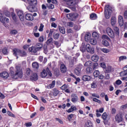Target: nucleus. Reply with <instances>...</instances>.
Instances as JSON below:
<instances>
[{"mask_svg":"<svg viewBox=\"0 0 127 127\" xmlns=\"http://www.w3.org/2000/svg\"><path fill=\"white\" fill-rule=\"evenodd\" d=\"M53 36L54 38L55 39H56V40L58 39V38H59V37H60V34H59V33H56V34L55 33V34H53Z\"/></svg>","mask_w":127,"mask_h":127,"instance_id":"nucleus-39","label":"nucleus"},{"mask_svg":"<svg viewBox=\"0 0 127 127\" xmlns=\"http://www.w3.org/2000/svg\"><path fill=\"white\" fill-rule=\"evenodd\" d=\"M44 27V25H43V24L41 23L39 28V31H43Z\"/></svg>","mask_w":127,"mask_h":127,"instance_id":"nucleus-55","label":"nucleus"},{"mask_svg":"<svg viewBox=\"0 0 127 127\" xmlns=\"http://www.w3.org/2000/svg\"><path fill=\"white\" fill-rule=\"evenodd\" d=\"M65 1L68 7L72 10H75V5L78 2V0H63Z\"/></svg>","mask_w":127,"mask_h":127,"instance_id":"nucleus-3","label":"nucleus"},{"mask_svg":"<svg viewBox=\"0 0 127 127\" xmlns=\"http://www.w3.org/2000/svg\"><path fill=\"white\" fill-rule=\"evenodd\" d=\"M25 126L27 127H31V126H32V123H31V122L26 123Z\"/></svg>","mask_w":127,"mask_h":127,"instance_id":"nucleus-60","label":"nucleus"},{"mask_svg":"<svg viewBox=\"0 0 127 127\" xmlns=\"http://www.w3.org/2000/svg\"><path fill=\"white\" fill-rule=\"evenodd\" d=\"M7 114L8 116H9V117H12V118H14L15 117L14 114H12V113H11L10 111H8Z\"/></svg>","mask_w":127,"mask_h":127,"instance_id":"nucleus-53","label":"nucleus"},{"mask_svg":"<svg viewBox=\"0 0 127 127\" xmlns=\"http://www.w3.org/2000/svg\"><path fill=\"white\" fill-rule=\"evenodd\" d=\"M100 75V71H99V70H95L94 72H93V75L94 76V77H95L96 78H97V77H99V75Z\"/></svg>","mask_w":127,"mask_h":127,"instance_id":"nucleus-40","label":"nucleus"},{"mask_svg":"<svg viewBox=\"0 0 127 127\" xmlns=\"http://www.w3.org/2000/svg\"><path fill=\"white\" fill-rule=\"evenodd\" d=\"M100 51H102L104 53H109V52H110V50L108 49L101 48L100 49Z\"/></svg>","mask_w":127,"mask_h":127,"instance_id":"nucleus-42","label":"nucleus"},{"mask_svg":"<svg viewBox=\"0 0 127 127\" xmlns=\"http://www.w3.org/2000/svg\"><path fill=\"white\" fill-rule=\"evenodd\" d=\"M111 23L112 26H114L117 23V18L116 17H112L111 19Z\"/></svg>","mask_w":127,"mask_h":127,"instance_id":"nucleus-25","label":"nucleus"},{"mask_svg":"<svg viewBox=\"0 0 127 127\" xmlns=\"http://www.w3.org/2000/svg\"><path fill=\"white\" fill-rule=\"evenodd\" d=\"M91 38V34L90 33H87L85 35V40L86 42L89 41Z\"/></svg>","mask_w":127,"mask_h":127,"instance_id":"nucleus-31","label":"nucleus"},{"mask_svg":"<svg viewBox=\"0 0 127 127\" xmlns=\"http://www.w3.org/2000/svg\"><path fill=\"white\" fill-rule=\"evenodd\" d=\"M77 110V108L75 106H71L68 110L66 111L67 113H71V112H74V111H76Z\"/></svg>","mask_w":127,"mask_h":127,"instance_id":"nucleus-32","label":"nucleus"},{"mask_svg":"<svg viewBox=\"0 0 127 127\" xmlns=\"http://www.w3.org/2000/svg\"><path fill=\"white\" fill-rule=\"evenodd\" d=\"M118 21L120 26H123L124 25V18H123V16H118Z\"/></svg>","mask_w":127,"mask_h":127,"instance_id":"nucleus-19","label":"nucleus"},{"mask_svg":"<svg viewBox=\"0 0 127 127\" xmlns=\"http://www.w3.org/2000/svg\"><path fill=\"white\" fill-rule=\"evenodd\" d=\"M11 15L13 20H14V21H16V20H17L16 19V15H15V14H14V13H12Z\"/></svg>","mask_w":127,"mask_h":127,"instance_id":"nucleus-59","label":"nucleus"},{"mask_svg":"<svg viewBox=\"0 0 127 127\" xmlns=\"http://www.w3.org/2000/svg\"><path fill=\"white\" fill-rule=\"evenodd\" d=\"M44 40V37L43 36H41L39 38V42H43Z\"/></svg>","mask_w":127,"mask_h":127,"instance_id":"nucleus-61","label":"nucleus"},{"mask_svg":"<svg viewBox=\"0 0 127 127\" xmlns=\"http://www.w3.org/2000/svg\"><path fill=\"white\" fill-rule=\"evenodd\" d=\"M54 44H55V45H56V47H57V48H59V47H60L61 44L60 43H59V42L58 41H54L53 42Z\"/></svg>","mask_w":127,"mask_h":127,"instance_id":"nucleus-45","label":"nucleus"},{"mask_svg":"<svg viewBox=\"0 0 127 127\" xmlns=\"http://www.w3.org/2000/svg\"><path fill=\"white\" fill-rule=\"evenodd\" d=\"M102 43L104 46H109V42L107 40H103L102 42Z\"/></svg>","mask_w":127,"mask_h":127,"instance_id":"nucleus-46","label":"nucleus"},{"mask_svg":"<svg viewBox=\"0 0 127 127\" xmlns=\"http://www.w3.org/2000/svg\"><path fill=\"white\" fill-rule=\"evenodd\" d=\"M74 73L77 76H80V74H81V66H79L76 67L74 70Z\"/></svg>","mask_w":127,"mask_h":127,"instance_id":"nucleus-18","label":"nucleus"},{"mask_svg":"<svg viewBox=\"0 0 127 127\" xmlns=\"http://www.w3.org/2000/svg\"><path fill=\"white\" fill-rule=\"evenodd\" d=\"M86 73L89 74V73H93V69L91 67H88L86 68Z\"/></svg>","mask_w":127,"mask_h":127,"instance_id":"nucleus-44","label":"nucleus"},{"mask_svg":"<svg viewBox=\"0 0 127 127\" xmlns=\"http://www.w3.org/2000/svg\"><path fill=\"white\" fill-rule=\"evenodd\" d=\"M0 77L1 78H4V79H7V78H8V73L6 71H4L0 74Z\"/></svg>","mask_w":127,"mask_h":127,"instance_id":"nucleus-20","label":"nucleus"},{"mask_svg":"<svg viewBox=\"0 0 127 127\" xmlns=\"http://www.w3.org/2000/svg\"><path fill=\"white\" fill-rule=\"evenodd\" d=\"M32 65L34 69H38V68H39V65H38V63L36 62L33 63Z\"/></svg>","mask_w":127,"mask_h":127,"instance_id":"nucleus-34","label":"nucleus"},{"mask_svg":"<svg viewBox=\"0 0 127 127\" xmlns=\"http://www.w3.org/2000/svg\"><path fill=\"white\" fill-rule=\"evenodd\" d=\"M89 40L90 44L92 45H96V44H97V40L94 38L90 39Z\"/></svg>","mask_w":127,"mask_h":127,"instance_id":"nucleus-35","label":"nucleus"},{"mask_svg":"<svg viewBox=\"0 0 127 127\" xmlns=\"http://www.w3.org/2000/svg\"><path fill=\"white\" fill-rule=\"evenodd\" d=\"M113 10L110 8V5H106L105 6V15L107 19H109L111 17Z\"/></svg>","mask_w":127,"mask_h":127,"instance_id":"nucleus-5","label":"nucleus"},{"mask_svg":"<svg viewBox=\"0 0 127 127\" xmlns=\"http://www.w3.org/2000/svg\"><path fill=\"white\" fill-rule=\"evenodd\" d=\"M27 1L30 5L35 6L37 4V0H27Z\"/></svg>","mask_w":127,"mask_h":127,"instance_id":"nucleus-16","label":"nucleus"},{"mask_svg":"<svg viewBox=\"0 0 127 127\" xmlns=\"http://www.w3.org/2000/svg\"><path fill=\"white\" fill-rule=\"evenodd\" d=\"M91 60L94 62H97L99 60V56L97 55H94L91 57Z\"/></svg>","mask_w":127,"mask_h":127,"instance_id":"nucleus-27","label":"nucleus"},{"mask_svg":"<svg viewBox=\"0 0 127 127\" xmlns=\"http://www.w3.org/2000/svg\"><path fill=\"white\" fill-rule=\"evenodd\" d=\"M29 11H30V12H34V11H36V7L31 5L29 7H27Z\"/></svg>","mask_w":127,"mask_h":127,"instance_id":"nucleus-28","label":"nucleus"},{"mask_svg":"<svg viewBox=\"0 0 127 127\" xmlns=\"http://www.w3.org/2000/svg\"><path fill=\"white\" fill-rule=\"evenodd\" d=\"M16 70L14 72L13 71H11V76L13 79H17L18 78H22L23 76V73L22 72V69L19 66H16L15 67Z\"/></svg>","mask_w":127,"mask_h":127,"instance_id":"nucleus-1","label":"nucleus"},{"mask_svg":"<svg viewBox=\"0 0 127 127\" xmlns=\"http://www.w3.org/2000/svg\"><path fill=\"white\" fill-rule=\"evenodd\" d=\"M84 127H93V124L90 121V120H88L85 123Z\"/></svg>","mask_w":127,"mask_h":127,"instance_id":"nucleus-29","label":"nucleus"},{"mask_svg":"<svg viewBox=\"0 0 127 127\" xmlns=\"http://www.w3.org/2000/svg\"><path fill=\"white\" fill-rule=\"evenodd\" d=\"M58 27L60 33H62V34H65V28L64 27H61L60 26H59Z\"/></svg>","mask_w":127,"mask_h":127,"instance_id":"nucleus-33","label":"nucleus"},{"mask_svg":"<svg viewBox=\"0 0 127 127\" xmlns=\"http://www.w3.org/2000/svg\"><path fill=\"white\" fill-rule=\"evenodd\" d=\"M42 46L43 45L42 43H37L36 45V48H37L38 50H40L41 48H42Z\"/></svg>","mask_w":127,"mask_h":127,"instance_id":"nucleus-37","label":"nucleus"},{"mask_svg":"<svg viewBox=\"0 0 127 127\" xmlns=\"http://www.w3.org/2000/svg\"><path fill=\"white\" fill-rule=\"evenodd\" d=\"M92 62L91 61H88V62H86L85 64H84V66H86V67H88V66H92Z\"/></svg>","mask_w":127,"mask_h":127,"instance_id":"nucleus-41","label":"nucleus"},{"mask_svg":"<svg viewBox=\"0 0 127 127\" xmlns=\"http://www.w3.org/2000/svg\"><path fill=\"white\" fill-rule=\"evenodd\" d=\"M86 50H87V45L85 44V43H82V46L80 47V51L84 53Z\"/></svg>","mask_w":127,"mask_h":127,"instance_id":"nucleus-23","label":"nucleus"},{"mask_svg":"<svg viewBox=\"0 0 127 127\" xmlns=\"http://www.w3.org/2000/svg\"><path fill=\"white\" fill-rule=\"evenodd\" d=\"M48 87L50 89H53V87H55V80H53L52 83L48 85Z\"/></svg>","mask_w":127,"mask_h":127,"instance_id":"nucleus-38","label":"nucleus"},{"mask_svg":"<svg viewBox=\"0 0 127 127\" xmlns=\"http://www.w3.org/2000/svg\"><path fill=\"white\" fill-rule=\"evenodd\" d=\"M67 26H69V27H73L74 26V23L72 22H68L67 23Z\"/></svg>","mask_w":127,"mask_h":127,"instance_id":"nucleus-52","label":"nucleus"},{"mask_svg":"<svg viewBox=\"0 0 127 127\" xmlns=\"http://www.w3.org/2000/svg\"><path fill=\"white\" fill-rule=\"evenodd\" d=\"M59 93H60V91H59L58 89L54 88L53 91V96H54V97H56L58 96Z\"/></svg>","mask_w":127,"mask_h":127,"instance_id":"nucleus-26","label":"nucleus"},{"mask_svg":"<svg viewBox=\"0 0 127 127\" xmlns=\"http://www.w3.org/2000/svg\"><path fill=\"white\" fill-rule=\"evenodd\" d=\"M67 33H73V30H72L71 28H68L67 29L66 31Z\"/></svg>","mask_w":127,"mask_h":127,"instance_id":"nucleus-63","label":"nucleus"},{"mask_svg":"<svg viewBox=\"0 0 127 127\" xmlns=\"http://www.w3.org/2000/svg\"><path fill=\"white\" fill-rule=\"evenodd\" d=\"M71 102H72V103H77V102H78V100H79V98H78V95L75 94H72L71 95Z\"/></svg>","mask_w":127,"mask_h":127,"instance_id":"nucleus-10","label":"nucleus"},{"mask_svg":"<svg viewBox=\"0 0 127 127\" xmlns=\"http://www.w3.org/2000/svg\"><path fill=\"white\" fill-rule=\"evenodd\" d=\"M102 37L103 39H107V40H109V39H110V38H109V36L106 35H102Z\"/></svg>","mask_w":127,"mask_h":127,"instance_id":"nucleus-62","label":"nucleus"},{"mask_svg":"<svg viewBox=\"0 0 127 127\" xmlns=\"http://www.w3.org/2000/svg\"><path fill=\"white\" fill-rule=\"evenodd\" d=\"M25 18L27 20H30L31 21H32V20H34V19L33 15H32L30 13L26 14L25 15Z\"/></svg>","mask_w":127,"mask_h":127,"instance_id":"nucleus-13","label":"nucleus"},{"mask_svg":"<svg viewBox=\"0 0 127 127\" xmlns=\"http://www.w3.org/2000/svg\"><path fill=\"white\" fill-rule=\"evenodd\" d=\"M17 13L21 21H24V14H23V11L19 10L17 11Z\"/></svg>","mask_w":127,"mask_h":127,"instance_id":"nucleus-8","label":"nucleus"},{"mask_svg":"<svg viewBox=\"0 0 127 127\" xmlns=\"http://www.w3.org/2000/svg\"><path fill=\"white\" fill-rule=\"evenodd\" d=\"M86 50L87 52L91 53V54H94L95 53V50L93 48H91V46L89 44H87Z\"/></svg>","mask_w":127,"mask_h":127,"instance_id":"nucleus-11","label":"nucleus"},{"mask_svg":"<svg viewBox=\"0 0 127 127\" xmlns=\"http://www.w3.org/2000/svg\"><path fill=\"white\" fill-rule=\"evenodd\" d=\"M30 79H31L33 81H37V80H38V76H37V74L33 73L31 76Z\"/></svg>","mask_w":127,"mask_h":127,"instance_id":"nucleus-24","label":"nucleus"},{"mask_svg":"<svg viewBox=\"0 0 127 127\" xmlns=\"http://www.w3.org/2000/svg\"><path fill=\"white\" fill-rule=\"evenodd\" d=\"M61 71L62 73H66L67 72V67H66V65L64 64H61Z\"/></svg>","mask_w":127,"mask_h":127,"instance_id":"nucleus-15","label":"nucleus"},{"mask_svg":"<svg viewBox=\"0 0 127 127\" xmlns=\"http://www.w3.org/2000/svg\"><path fill=\"white\" fill-rule=\"evenodd\" d=\"M67 88H68V86L66 84H64L62 87H61V90H66Z\"/></svg>","mask_w":127,"mask_h":127,"instance_id":"nucleus-56","label":"nucleus"},{"mask_svg":"<svg viewBox=\"0 0 127 127\" xmlns=\"http://www.w3.org/2000/svg\"><path fill=\"white\" fill-rule=\"evenodd\" d=\"M104 72L105 73H111L112 72V66L110 65L108 66Z\"/></svg>","mask_w":127,"mask_h":127,"instance_id":"nucleus-36","label":"nucleus"},{"mask_svg":"<svg viewBox=\"0 0 127 127\" xmlns=\"http://www.w3.org/2000/svg\"><path fill=\"white\" fill-rule=\"evenodd\" d=\"M0 21L1 22H2V23H4L5 22H9V19L3 17L2 14H0Z\"/></svg>","mask_w":127,"mask_h":127,"instance_id":"nucleus-9","label":"nucleus"},{"mask_svg":"<svg viewBox=\"0 0 127 127\" xmlns=\"http://www.w3.org/2000/svg\"><path fill=\"white\" fill-rule=\"evenodd\" d=\"M52 42H53V38L52 37L48 38V39L47 41V44H50V43H52Z\"/></svg>","mask_w":127,"mask_h":127,"instance_id":"nucleus-49","label":"nucleus"},{"mask_svg":"<svg viewBox=\"0 0 127 127\" xmlns=\"http://www.w3.org/2000/svg\"><path fill=\"white\" fill-rule=\"evenodd\" d=\"M41 77L42 78H51L52 77V73L51 71L49 70L48 67H47L46 69H44L42 72H41Z\"/></svg>","mask_w":127,"mask_h":127,"instance_id":"nucleus-4","label":"nucleus"},{"mask_svg":"<svg viewBox=\"0 0 127 127\" xmlns=\"http://www.w3.org/2000/svg\"><path fill=\"white\" fill-rule=\"evenodd\" d=\"M10 34H12V35H15V34H17V31L16 30H13L11 31Z\"/></svg>","mask_w":127,"mask_h":127,"instance_id":"nucleus-58","label":"nucleus"},{"mask_svg":"<svg viewBox=\"0 0 127 127\" xmlns=\"http://www.w3.org/2000/svg\"><path fill=\"white\" fill-rule=\"evenodd\" d=\"M106 32L111 38H115V33L111 28L108 27L106 29Z\"/></svg>","mask_w":127,"mask_h":127,"instance_id":"nucleus-7","label":"nucleus"},{"mask_svg":"<svg viewBox=\"0 0 127 127\" xmlns=\"http://www.w3.org/2000/svg\"><path fill=\"white\" fill-rule=\"evenodd\" d=\"M110 74L105 72V76H104V79L105 80H109L110 79Z\"/></svg>","mask_w":127,"mask_h":127,"instance_id":"nucleus-48","label":"nucleus"},{"mask_svg":"<svg viewBox=\"0 0 127 127\" xmlns=\"http://www.w3.org/2000/svg\"><path fill=\"white\" fill-rule=\"evenodd\" d=\"M107 117H108V115H107V113L104 112L102 116V118L104 120L103 123L104 125H108V121H107Z\"/></svg>","mask_w":127,"mask_h":127,"instance_id":"nucleus-14","label":"nucleus"},{"mask_svg":"<svg viewBox=\"0 0 127 127\" xmlns=\"http://www.w3.org/2000/svg\"><path fill=\"white\" fill-rule=\"evenodd\" d=\"M93 102H96V103H98V104H102V101H101V100H98V99L94 98L93 99Z\"/></svg>","mask_w":127,"mask_h":127,"instance_id":"nucleus-51","label":"nucleus"},{"mask_svg":"<svg viewBox=\"0 0 127 127\" xmlns=\"http://www.w3.org/2000/svg\"><path fill=\"white\" fill-rule=\"evenodd\" d=\"M122 83V81L120 79H118L116 81V85H121Z\"/></svg>","mask_w":127,"mask_h":127,"instance_id":"nucleus-64","label":"nucleus"},{"mask_svg":"<svg viewBox=\"0 0 127 127\" xmlns=\"http://www.w3.org/2000/svg\"><path fill=\"white\" fill-rule=\"evenodd\" d=\"M113 29L115 34H117V35H119L120 34V29L119 28V27L113 26Z\"/></svg>","mask_w":127,"mask_h":127,"instance_id":"nucleus-22","label":"nucleus"},{"mask_svg":"<svg viewBox=\"0 0 127 127\" xmlns=\"http://www.w3.org/2000/svg\"><path fill=\"white\" fill-rule=\"evenodd\" d=\"M90 18L92 20L97 19V14L92 13L90 15Z\"/></svg>","mask_w":127,"mask_h":127,"instance_id":"nucleus-43","label":"nucleus"},{"mask_svg":"<svg viewBox=\"0 0 127 127\" xmlns=\"http://www.w3.org/2000/svg\"><path fill=\"white\" fill-rule=\"evenodd\" d=\"M82 80L83 81H84L85 82L88 81H90V80H91V79H92V77H91L89 75H83L82 76Z\"/></svg>","mask_w":127,"mask_h":127,"instance_id":"nucleus-21","label":"nucleus"},{"mask_svg":"<svg viewBox=\"0 0 127 127\" xmlns=\"http://www.w3.org/2000/svg\"><path fill=\"white\" fill-rule=\"evenodd\" d=\"M2 52L4 55H7V49H6V48H4L2 50Z\"/></svg>","mask_w":127,"mask_h":127,"instance_id":"nucleus-50","label":"nucleus"},{"mask_svg":"<svg viewBox=\"0 0 127 127\" xmlns=\"http://www.w3.org/2000/svg\"><path fill=\"white\" fill-rule=\"evenodd\" d=\"M66 17L68 19H70V20H75L77 17H78L77 13H70L69 14H67Z\"/></svg>","mask_w":127,"mask_h":127,"instance_id":"nucleus-6","label":"nucleus"},{"mask_svg":"<svg viewBox=\"0 0 127 127\" xmlns=\"http://www.w3.org/2000/svg\"><path fill=\"white\" fill-rule=\"evenodd\" d=\"M26 73L27 76H30V74H31V71L30 70V69L27 68Z\"/></svg>","mask_w":127,"mask_h":127,"instance_id":"nucleus-57","label":"nucleus"},{"mask_svg":"<svg viewBox=\"0 0 127 127\" xmlns=\"http://www.w3.org/2000/svg\"><path fill=\"white\" fill-rule=\"evenodd\" d=\"M28 51L32 53H36L38 51V50L35 47H31L28 48Z\"/></svg>","mask_w":127,"mask_h":127,"instance_id":"nucleus-17","label":"nucleus"},{"mask_svg":"<svg viewBox=\"0 0 127 127\" xmlns=\"http://www.w3.org/2000/svg\"><path fill=\"white\" fill-rule=\"evenodd\" d=\"M120 74L121 77H125V76H127V69H124L123 71L120 73Z\"/></svg>","mask_w":127,"mask_h":127,"instance_id":"nucleus-30","label":"nucleus"},{"mask_svg":"<svg viewBox=\"0 0 127 127\" xmlns=\"http://www.w3.org/2000/svg\"><path fill=\"white\" fill-rule=\"evenodd\" d=\"M127 59V56H123L119 57V61L121 62V61H123V60H126Z\"/></svg>","mask_w":127,"mask_h":127,"instance_id":"nucleus-47","label":"nucleus"},{"mask_svg":"<svg viewBox=\"0 0 127 127\" xmlns=\"http://www.w3.org/2000/svg\"><path fill=\"white\" fill-rule=\"evenodd\" d=\"M99 65L103 68V69H106V64L105 63H101L99 64Z\"/></svg>","mask_w":127,"mask_h":127,"instance_id":"nucleus-54","label":"nucleus"},{"mask_svg":"<svg viewBox=\"0 0 127 127\" xmlns=\"http://www.w3.org/2000/svg\"><path fill=\"white\" fill-rule=\"evenodd\" d=\"M13 54L14 55V56H16L17 59L18 58V55L21 57H24L27 55V54H26V52L24 51H20L17 49H14L13 50Z\"/></svg>","mask_w":127,"mask_h":127,"instance_id":"nucleus-2","label":"nucleus"},{"mask_svg":"<svg viewBox=\"0 0 127 127\" xmlns=\"http://www.w3.org/2000/svg\"><path fill=\"white\" fill-rule=\"evenodd\" d=\"M115 120L118 123H121V122H123V117L120 114H117L115 117Z\"/></svg>","mask_w":127,"mask_h":127,"instance_id":"nucleus-12","label":"nucleus"}]
</instances>
